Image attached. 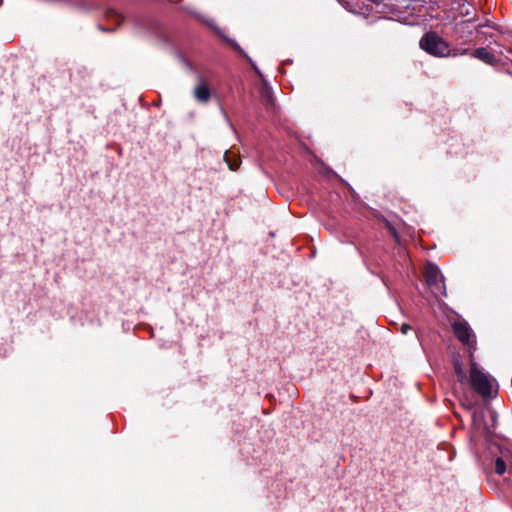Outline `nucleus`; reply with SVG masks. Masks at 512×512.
I'll return each mask as SVG.
<instances>
[{"label":"nucleus","mask_w":512,"mask_h":512,"mask_svg":"<svg viewBox=\"0 0 512 512\" xmlns=\"http://www.w3.org/2000/svg\"><path fill=\"white\" fill-rule=\"evenodd\" d=\"M262 96L263 98H266L267 101H271V93L268 89H263V93H262Z\"/></svg>","instance_id":"obj_17"},{"label":"nucleus","mask_w":512,"mask_h":512,"mask_svg":"<svg viewBox=\"0 0 512 512\" xmlns=\"http://www.w3.org/2000/svg\"><path fill=\"white\" fill-rule=\"evenodd\" d=\"M440 277H442V275L439 269L436 266L429 265L425 272L427 285L431 287L437 285Z\"/></svg>","instance_id":"obj_8"},{"label":"nucleus","mask_w":512,"mask_h":512,"mask_svg":"<svg viewBox=\"0 0 512 512\" xmlns=\"http://www.w3.org/2000/svg\"><path fill=\"white\" fill-rule=\"evenodd\" d=\"M345 9L353 11V7L349 0H337Z\"/></svg>","instance_id":"obj_15"},{"label":"nucleus","mask_w":512,"mask_h":512,"mask_svg":"<svg viewBox=\"0 0 512 512\" xmlns=\"http://www.w3.org/2000/svg\"><path fill=\"white\" fill-rule=\"evenodd\" d=\"M452 331L455 337L466 347L469 360L475 358L477 341L469 324L465 320L456 321L452 324Z\"/></svg>","instance_id":"obj_3"},{"label":"nucleus","mask_w":512,"mask_h":512,"mask_svg":"<svg viewBox=\"0 0 512 512\" xmlns=\"http://www.w3.org/2000/svg\"><path fill=\"white\" fill-rule=\"evenodd\" d=\"M459 14L461 16H464V17H473L474 14H477L476 13V8L474 6L473 3H470V2H467V1H464L460 6H459Z\"/></svg>","instance_id":"obj_11"},{"label":"nucleus","mask_w":512,"mask_h":512,"mask_svg":"<svg viewBox=\"0 0 512 512\" xmlns=\"http://www.w3.org/2000/svg\"><path fill=\"white\" fill-rule=\"evenodd\" d=\"M105 16L108 20H113L116 22L117 27L121 25V23L124 21V17L119 14L118 12L110 9L107 10L105 13Z\"/></svg>","instance_id":"obj_12"},{"label":"nucleus","mask_w":512,"mask_h":512,"mask_svg":"<svg viewBox=\"0 0 512 512\" xmlns=\"http://www.w3.org/2000/svg\"><path fill=\"white\" fill-rule=\"evenodd\" d=\"M193 96L199 103L209 102L211 90L205 79L199 78L198 84L193 89Z\"/></svg>","instance_id":"obj_5"},{"label":"nucleus","mask_w":512,"mask_h":512,"mask_svg":"<svg viewBox=\"0 0 512 512\" xmlns=\"http://www.w3.org/2000/svg\"><path fill=\"white\" fill-rule=\"evenodd\" d=\"M470 374L467 380L471 388L483 399H493L497 395L498 384L490 375L484 373L475 358L469 360Z\"/></svg>","instance_id":"obj_1"},{"label":"nucleus","mask_w":512,"mask_h":512,"mask_svg":"<svg viewBox=\"0 0 512 512\" xmlns=\"http://www.w3.org/2000/svg\"><path fill=\"white\" fill-rule=\"evenodd\" d=\"M224 161L232 171H236L241 164L240 156L231 150H228L224 153Z\"/></svg>","instance_id":"obj_10"},{"label":"nucleus","mask_w":512,"mask_h":512,"mask_svg":"<svg viewBox=\"0 0 512 512\" xmlns=\"http://www.w3.org/2000/svg\"><path fill=\"white\" fill-rule=\"evenodd\" d=\"M452 364H453V369H454V372H455V375L457 377V380L458 382L460 383H464L467 381V375H466V372L463 368V363L460 359V355L459 354H456L454 357H453V361H452Z\"/></svg>","instance_id":"obj_7"},{"label":"nucleus","mask_w":512,"mask_h":512,"mask_svg":"<svg viewBox=\"0 0 512 512\" xmlns=\"http://www.w3.org/2000/svg\"><path fill=\"white\" fill-rule=\"evenodd\" d=\"M229 44L231 45V47L238 53L242 54V55H245L244 51L242 50V48L233 40H230L229 41Z\"/></svg>","instance_id":"obj_14"},{"label":"nucleus","mask_w":512,"mask_h":512,"mask_svg":"<svg viewBox=\"0 0 512 512\" xmlns=\"http://www.w3.org/2000/svg\"><path fill=\"white\" fill-rule=\"evenodd\" d=\"M478 20L477 14L467 20L460 21L453 27V36L457 41L463 43H470L473 39V29L470 27V23Z\"/></svg>","instance_id":"obj_4"},{"label":"nucleus","mask_w":512,"mask_h":512,"mask_svg":"<svg viewBox=\"0 0 512 512\" xmlns=\"http://www.w3.org/2000/svg\"><path fill=\"white\" fill-rule=\"evenodd\" d=\"M419 46L435 57H447L450 54L449 44L434 31L425 33L420 39Z\"/></svg>","instance_id":"obj_2"},{"label":"nucleus","mask_w":512,"mask_h":512,"mask_svg":"<svg viewBox=\"0 0 512 512\" xmlns=\"http://www.w3.org/2000/svg\"><path fill=\"white\" fill-rule=\"evenodd\" d=\"M506 455L503 454L501 457L495 459V473L498 475H503L507 470L512 472V460L509 459L508 462L505 460Z\"/></svg>","instance_id":"obj_9"},{"label":"nucleus","mask_w":512,"mask_h":512,"mask_svg":"<svg viewBox=\"0 0 512 512\" xmlns=\"http://www.w3.org/2000/svg\"><path fill=\"white\" fill-rule=\"evenodd\" d=\"M369 2H371L372 4L374 5H379L381 4L382 2H384L385 0H368Z\"/></svg>","instance_id":"obj_19"},{"label":"nucleus","mask_w":512,"mask_h":512,"mask_svg":"<svg viewBox=\"0 0 512 512\" xmlns=\"http://www.w3.org/2000/svg\"><path fill=\"white\" fill-rule=\"evenodd\" d=\"M509 74L512 76V72H509Z\"/></svg>","instance_id":"obj_20"},{"label":"nucleus","mask_w":512,"mask_h":512,"mask_svg":"<svg viewBox=\"0 0 512 512\" xmlns=\"http://www.w3.org/2000/svg\"><path fill=\"white\" fill-rule=\"evenodd\" d=\"M470 56L491 66H496L497 63L499 62V60L493 54L488 52L487 49L483 47L471 51Z\"/></svg>","instance_id":"obj_6"},{"label":"nucleus","mask_w":512,"mask_h":512,"mask_svg":"<svg viewBox=\"0 0 512 512\" xmlns=\"http://www.w3.org/2000/svg\"><path fill=\"white\" fill-rule=\"evenodd\" d=\"M488 26H490V23L488 20H486L485 22L479 24L478 28L480 29V28L488 27Z\"/></svg>","instance_id":"obj_18"},{"label":"nucleus","mask_w":512,"mask_h":512,"mask_svg":"<svg viewBox=\"0 0 512 512\" xmlns=\"http://www.w3.org/2000/svg\"><path fill=\"white\" fill-rule=\"evenodd\" d=\"M411 330H412V327L407 323H403L400 327V332L404 335L408 334V332Z\"/></svg>","instance_id":"obj_16"},{"label":"nucleus","mask_w":512,"mask_h":512,"mask_svg":"<svg viewBox=\"0 0 512 512\" xmlns=\"http://www.w3.org/2000/svg\"><path fill=\"white\" fill-rule=\"evenodd\" d=\"M471 51L468 48L461 49V48H450V54L449 56L457 57V56H463V55H470Z\"/></svg>","instance_id":"obj_13"}]
</instances>
